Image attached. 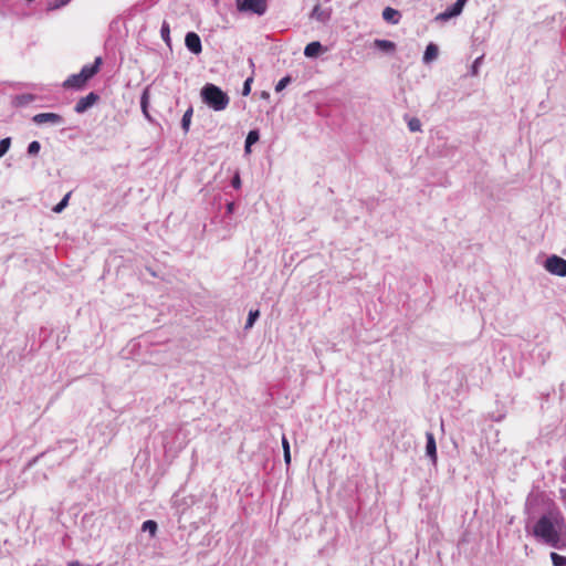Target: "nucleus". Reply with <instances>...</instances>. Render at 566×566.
I'll use <instances>...</instances> for the list:
<instances>
[{"label": "nucleus", "instance_id": "1", "mask_svg": "<svg viewBox=\"0 0 566 566\" xmlns=\"http://www.w3.org/2000/svg\"><path fill=\"white\" fill-rule=\"evenodd\" d=\"M533 536L542 544L555 549L566 548V518L559 509L542 514L533 526Z\"/></svg>", "mask_w": 566, "mask_h": 566}, {"label": "nucleus", "instance_id": "2", "mask_svg": "<svg viewBox=\"0 0 566 566\" xmlns=\"http://www.w3.org/2000/svg\"><path fill=\"white\" fill-rule=\"evenodd\" d=\"M200 97L201 101L214 112L224 111L230 103L229 95L212 83H207L202 86Z\"/></svg>", "mask_w": 566, "mask_h": 566}, {"label": "nucleus", "instance_id": "3", "mask_svg": "<svg viewBox=\"0 0 566 566\" xmlns=\"http://www.w3.org/2000/svg\"><path fill=\"white\" fill-rule=\"evenodd\" d=\"M237 8L240 12L263 15L268 10V3L266 0H237Z\"/></svg>", "mask_w": 566, "mask_h": 566}, {"label": "nucleus", "instance_id": "4", "mask_svg": "<svg viewBox=\"0 0 566 566\" xmlns=\"http://www.w3.org/2000/svg\"><path fill=\"white\" fill-rule=\"evenodd\" d=\"M545 269L558 276H566V260L558 255H551L545 261Z\"/></svg>", "mask_w": 566, "mask_h": 566}, {"label": "nucleus", "instance_id": "5", "mask_svg": "<svg viewBox=\"0 0 566 566\" xmlns=\"http://www.w3.org/2000/svg\"><path fill=\"white\" fill-rule=\"evenodd\" d=\"M32 122L36 125L50 124L59 126L64 124V118L56 113H39L32 117Z\"/></svg>", "mask_w": 566, "mask_h": 566}, {"label": "nucleus", "instance_id": "6", "mask_svg": "<svg viewBox=\"0 0 566 566\" xmlns=\"http://www.w3.org/2000/svg\"><path fill=\"white\" fill-rule=\"evenodd\" d=\"M185 45L192 54H200L202 52L201 39L196 32H188L185 36Z\"/></svg>", "mask_w": 566, "mask_h": 566}, {"label": "nucleus", "instance_id": "7", "mask_svg": "<svg viewBox=\"0 0 566 566\" xmlns=\"http://www.w3.org/2000/svg\"><path fill=\"white\" fill-rule=\"evenodd\" d=\"M98 98L99 96L95 92H91L76 102L74 111L78 114H82L92 107L98 101Z\"/></svg>", "mask_w": 566, "mask_h": 566}, {"label": "nucleus", "instance_id": "8", "mask_svg": "<svg viewBox=\"0 0 566 566\" xmlns=\"http://www.w3.org/2000/svg\"><path fill=\"white\" fill-rule=\"evenodd\" d=\"M102 63H103L102 57L97 56L93 64H86L81 69L80 74L82 75V77L84 78V81L86 83L88 80H91L93 76H95L98 73Z\"/></svg>", "mask_w": 566, "mask_h": 566}, {"label": "nucleus", "instance_id": "9", "mask_svg": "<svg viewBox=\"0 0 566 566\" xmlns=\"http://www.w3.org/2000/svg\"><path fill=\"white\" fill-rule=\"evenodd\" d=\"M426 454L433 464L437 463V443L432 432H426Z\"/></svg>", "mask_w": 566, "mask_h": 566}, {"label": "nucleus", "instance_id": "10", "mask_svg": "<svg viewBox=\"0 0 566 566\" xmlns=\"http://www.w3.org/2000/svg\"><path fill=\"white\" fill-rule=\"evenodd\" d=\"M311 17L322 23H326L332 17V9H323L319 4H316L312 10Z\"/></svg>", "mask_w": 566, "mask_h": 566}, {"label": "nucleus", "instance_id": "11", "mask_svg": "<svg viewBox=\"0 0 566 566\" xmlns=\"http://www.w3.org/2000/svg\"><path fill=\"white\" fill-rule=\"evenodd\" d=\"M86 82L80 73L70 75L63 83L64 88L81 90L85 86Z\"/></svg>", "mask_w": 566, "mask_h": 566}, {"label": "nucleus", "instance_id": "12", "mask_svg": "<svg viewBox=\"0 0 566 566\" xmlns=\"http://www.w3.org/2000/svg\"><path fill=\"white\" fill-rule=\"evenodd\" d=\"M462 11L463 10L461 8H459L458 4L454 2L452 6L447 8L443 12L439 13L436 19L440 20V21H448L454 17L460 15Z\"/></svg>", "mask_w": 566, "mask_h": 566}, {"label": "nucleus", "instance_id": "13", "mask_svg": "<svg viewBox=\"0 0 566 566\" xmlns=\"http://www.w3.org/2000/svg\"><path fill=\"white\" fill-rule=\"evenodd\" d=\"M382 19L387 22V23H390V24H398L400 19H401V13L391 8V7H386L384 10H382Z\"/></svg>", "mask_w": 566, "mask_h": 566}, {"label": "nucleus", "instance_id": "14", "mask_svg": "<svg viewBox=\"0 0 566 566\" xmlns=\"http://www.w3.org/2000/svg\"><path fill=\"white\" fill-rule=\"evenodd\" d=\"M324 51V48L323 45L321 44V42L318 41H313L311 43H308L305 49H304V55L306 57H316L318 56L321 53H323Z\"/></svg>", "mask_w": 566, "mask_h": 566}, {"label": "nucleus", "instance_id": "15", "mask_svg": "<svg viewBox=\"0 0 566 566\" xmlns=\"http://www.w3.org/2000/svg\"><path fill=\"white\" fill-rule=\"evenodd\" d=\"M439 48L434 43H429L423 53V62L430 63L438 57Z\"/></svg>", "mask_w": 566, "mask_h": 566}, {"label": "nucleus", "instance_id": "16", "mask_svg": "<svg viewBox=\"0 0 566 566\" xmlns=\"http://www.w3.org/2000/svg\"><path fill=\"white\" fill-rule=\"evenodd\" d=\"M148 106H149V90L148 87H146L143 93H142V96H140V108H142V112L144 114V116L148 119V120H151V116L148 112Z\"/></svg>", "mask_w": 566, "mask_h": 566}, {"label": "nucleus", "instance_id": "17", "mask_svg": "<svg viewBox=\"0 0 566 566\" xmlns=\"http://www.w3.org/2000/svg\"><path fill=\"white\" fill-rule=\"evenodd\" d=\"M374 45H375V48H377L380 51L386 52V53H391L396 49V44L389 40L377 39V40H375Z\"/></svg>", "mask_w": 566, "mask_h": 566}, {"label": "nucleus", "instance_id": "18", "mask_svg": "<svg viewBox=\"0 0 566 566\" xmlns=\"http://www.w3.org/2000/svg\"><path fill=\"white\" fill-rule=\"evenodd\" d=\"M193 115V107L190 105L188 109L184 113L181 118V128L185 134H187L190 129L191 118Z\"/></svg>", "mask_w": 566, "mask_h": 566}, {"label": "nucleus", "instance_id": "19", "mask_svg": "<svg viewBox=\"0 0 566 566\" xmlns=\"http://www.w3.org/2000/svg\"><path fill=\"white\" fill-rule=\"evenodd\" d=\"M157 530H158V525L153 520H147L142 525V531L148 532L151 537H154L156 535Z\"/></svg>", "mask_w": 566, "mask_h": 566}, {"label": "nucleus", "instance_id": "20", "mask_svg": "<svg viewBox=\"0 0 566 566\" xmlns=\"http://www.w3.org/2000/svg\"><path fill=\"white\" fill-rule=\"evenodd\" d=\"M160 35L165 43L170 46V27L167 21H164L160 28Z\"/></svg>", "mask_w": 566, "mask_h": 566}, {"label": "nucleus", "instance_id": "21", "mask_svg": "<svg viewBox=\"0 0 566 566\" xmlns=\"http://www.w3.org/2000/svg\"><path fill=\"white\" fill-rule=\"evenodd\" d=\"M71 197V192H67L62 200L53 207V212L61 213L69 205V199Z\"/></svg>", "mask_w": 566, "mask_h": 566}, {"label": "nucleus", "instance_id": "22", "mask_svg": "<svg viewBox=\"0 0 566 566\" xmlns=\"http://www.w3.org/2000/svg\"><path fill=\"white\" fill-rule=\"evenodd\" d=\"M549 556L554 566H566V556L559 555L555 552H552Z\"/></svg>", "mask_w": 566, "mask_h": 566}, {"label": "nucleus", "instance_id": "23", "mask_svg": "<svg viewBox=\"0 0 566 566\" xmlns=\"http://www.w3.org/2000/svg\"><path fill=\"white\" fill-rule=\"evenodd\" d=\"M282 447H283V454H284V461L286 464H290L291 462V451H290V443L285 436L282 438Z\"/></svg>", "mask_w": 566, "mask_h": 566}, {"label": "nucleus", "instance_id": "24", "mask_svg": "<svg viewBox=\"0 0 566 566\" xmlns=\"http://www.w3.org/2000/svg\"><path fill=\"white\" fill-rule=\"evenodd\" d=\"M259 316H260V312L258 310H255V311L251 310L249 312L248 319L245 322V329L251 328L254 325L255 321L259 318Z\"/></svg>", "mask_w": 566, "mask_h": 566}, {"label": "nucleus", "instance_id": "25", "mask_svg": "<svg viewBox=\"0 0 566 566\" xmlns=\"http://www.w3.org/2000/svg\"><path fill=\"white\" fill-rule=\"evenodd\" d=\"M11 146V138L6 137L0 140V158L3 157Z\"/></svg>", "mask_w": 566, "mask_h": 566}, {"label": "nucleus", "instance_id": "26", "mask_svg": "<svg viewBox=\"0 0 566 566\" xmlns=\"http://www.w3.org/2000/svg\"><path fill=\"white\" fill-rule=\"evenodd\" d=\"M260 139V133L258 129H252L248 133L245 142H248L249 145H254Z\"/></svg>", "mask_w": 566, "mask_h": 566}, {"label": "nucleus", "instance_id": "27", "mask_svg": "<svg viewBox=\"0 0 566 566\" xmlns=\"http://www.w3.org/2000/svg\"><path fill=\"white\" fill-rule=\"evenodd\" d=\"M291 82L292 77L290 75L282 77L275 85V92L279 93L283 91Z\"/></svg>", "mask_w": 566, "mask_h": 566}, {"label": "nucleus", "instance_id": "28", "mask_svg": "<svg viewBox=\"0 0 566 566\" xmlns=\"http://www.w3.org/2000/svg\"><path fill=\"white\" fill-rule=\"evenodd\" d=\"M41 144L38 140H33L28 145L27 151L30 156H35L39 154Z\"/></svg>", "mask_w": 566, "mask_h": 566}, {"label": "nucleus", "instance_id": "29", "mask_svg": "<svg viewBox=\"0 0 566 566\" xmlns=\"http://www.w3.org/2000/svg\"><path fill=\"white\" fill-rule=\"evenodd\" d=\"M408 128L410 132H420L421 130V123L417 117H412L408 120Z\"/></svg>", "mask_w": 566, "mask_h": 566}, {"label": "nucleus", "instance_id": "30", "mask_svg": "<svg viewBox=\"0 0 566 566\" xmlns=\"http://www.w3.org/2000/svg\"><path fill=\"white\" fill-rule=\"evenodd\" d=\"M253 83V76H249L244 83H243V86H242V95L243 96H248L250 95L251 93V85Z\"/></svg>", "mask_w": 566, "mask_h": 566}, {"label": "nucleus", "instance_id": "31", "mask_svg": "<svg viewBox=\"0 0 566 566\" xmlns=\"http://www.w3.org/2000/svg\"><path fill=\"white\" fill-rule=\"evenodd\" d=\"M482 61H483V55H481V56H479V57H476L474 60V62L472 63V66H471V74L472 75H478L479 67H480Z\"/></svg>", "mask_w": 566, "mask_h": 566}, {"label": "nucleus", "instance_id": "32", "mask_svg": "<svg viewBox=\"0 0 566 566\" xmlns=\"http://www.w3.org/2000/svg\"><path fill=\"white\" fill-rule=\"evenodd\" d=\"M17 98L19 101V104L23 105V104H28V103L32 102L34 99V96L31 94H23V95L18 96Z\"/></svg>", "mask_w": 566, "mask_h": 566}, {"label": "nucleus", "instance_id": "33", "mask_svg": "<svg viewBox=\"0 0 566 566\" xmlns=\"http://www.w3.org/2000/svg\"><path fill=\"white\" fill-rule=\"evenodd\" d=\"M231 185L234 189H239L241 187V179H240V175L239 172H237L232 180H231Z\"/></svg>", "mask_w": 566, "mask_h": 566}, {"label": "nucleus", "instance_id": "34", "mask_svg": "<svg viewBox=\"0 0 566 566\" xmlns=\"http://www.w3.org/2000/svg\"><path fill=\"white\" fill-rule=\"evenodd\" d=\"M71 0H54V3L52 6L53 9H60L64 6H66Z\"/></svg>", "mask_w": 566, "mask_h": 566}, {"label": "nucleus", "instance_id": "35", "mask_svg": "<svg viewBox=\"0 0 566 566\" xmlns=\"http://www.w3.org/2000/svg\"><path fill=\"white\" fill-rule=\"evenodd\" d=\"M468 2V0H457L455 3L458 4L459 8H461L463 10L465 3Z\"/></svg>", "mask_w": 566, "mask_h": 566}, {"label": "nucleus", "instance_id": "36", "mask_svg": "<svg viewBox=\"0 0 566 566\" xmlns=\"http://www.w3.org/2000/svg\"><path fill=\"white\" fill-rule=\"evenodd\" d=\"M233 209H234V203H233V202H229V203L227 205V211H228L229 213H231V212L233 211Z\"/></svg>", "mask_w": 566, "mask_h": 566}, {"label": "nucleus", "instance_id": "37", "mask_svg": "<svg viewBox=\"0 0 566 566\" xmlns=\"http://www.w3.org/2000/svg\"><path fill=\"white\" fill-rule=\"evenodd\" d=\"M251 146H252V145H249V144H248V142H245V143H244V151H245L247 154H249V153L251 151Z\"/></svg>", "mask_w": 566, "mask_h": 566}, {"label": "nucleus", "instance_id": "38", "mask_svg": "<svg viewBox=\"0 0 566 566\" xmlns=\"http://www.w3.org/2000/svg\"><path fill=\"white\" fill-rule=\"evenodd\" d=\"M251 146H252V145H249V144H248V142H245V143H244V151H245L247 154H249V153L251 151Z\"/></svg>", "mask_w": 566, "mask_h": 566}, {"label": "nucleus", "instance_id": "39", "mask_svg": "<svg viewBox=\"0 0 566 566\" xmlns=\"http://www.w3.org/2000/svg\"><path fill=\"white\" fill-rule=\"evenodd\" d=\"M70 566H81V564L78 562H72Z\"/></svg>", "mask_w": 566, "mask_h": 566}, {"label": "nucleus", "instance_id": "40", "mask_svg": "<svg viewBox=\"0 0 566 566\" xmlns=\"http://www.w3.org/2000/svg\"><path fill=\"white\" fill-rule=\"evenodd\" d=\"M249 64H250V66H251L252 69L254 67V62H253V60H252V59H249Z\"/></svg>", "mask_w": 566, "mask_h": 566}, {"label": "nucleus", "instance_id": "41", "mask_svg": "<svg viewBox=\"0 0 566 566\" xmlns=\"http://www.w3.org/2000/svg\"><path fill=\"white\" fill-rule=\"evenodd\" d=\"M262 97H263V98L269 97V93H268V92H262Z\"/></svg>", "mask_w": 566, "mask_h": 566}, {"label": "nucleus", "instance_id": "42", "mask_svg": "<svg viewBox=\"0 0 566 566\" xmlns=\"http://www.w3.org/2000/svg\"><path fill=\"white\" fill-rule=\"evenodd\" d=\"M563 499L566 501V491H564Z\"/></svg>", "mask_w": 566, "mask_h": 566}]
</instances>
